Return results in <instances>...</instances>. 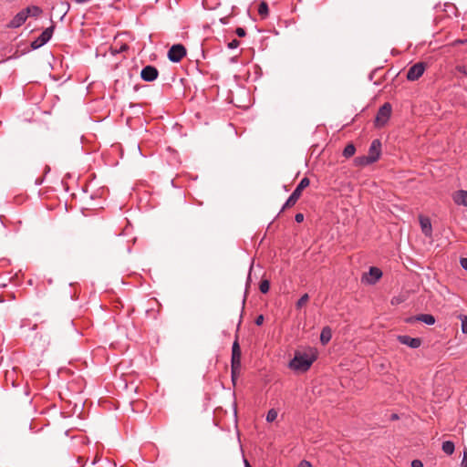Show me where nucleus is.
<instances>
[{
    "instance_id": "nucleus-1",
    "label": "nucleus",
    "mask_w": 467,
    "mask_h": 467,
    "mask_svg": "<svg viewBox=\"0 0 467 467\" xmlns=\"http://www.w3.org/2000/svg\"><path fill=\"white\" fill-rule=\"evenodd\" d=\"M315 360V356L298 353L290 360L288 367L297 372H306L310 368Z\"/></svg>"
},
{
    "instance_id": "nucleus-2",
    "label": "nucleus",
    "mask_w": 467,
    "mask_h": 467,
    "mask_svg": "<svg viewBox=\"0 0 467 467\" xmlns=\"http://www.w3.org/2000/svg\"><path fill=\"white\" fill-rule=\"evenodd\" d=\"M309 183H310L309 179L307 177H304L299 182V183L297 184V186L296 187L294 192L291 193V195L288 197V199L283 205L281 212L284 211L285 208L295 205L296 202H297V200L300 198L302 191L305 188H306L309 185Z\"/></svg>"
},
{
    "instance_id": "nucleus-3",
    "label": "nucleus",
    "mask_w": 467,
    "mask_h": 467,
    "mask_svg": "<svg viewBox=\"0 0 467 467\" xmlns=\"http://www.w3.org/2000/svg\"><path fill=\"white\" fill-rule=\"evenodd\" d=\"M392 111L391 104L389 102L384 103L378 110L375 118V125L377 127H383L390 118Z\"/></svg>"
},
{
    "instance_id": "nucleus-4",
    "label": "nucleus",
    "mask_w": 467,
    "mask_h": 467,
    "mask_svg": "<svg viewBox=\"0 0 467 467\" xmlns=\"http://www.w3.org/2000/svg\"><path fill=\"white\" fill-rule=\"evenodd\" d=\"M54 29V25L47 27L37 38L31 42V48L36 50L46 45L51 39Z\"/></svg>"
},
{
    "instance_id": "nucleus-5",
    "label": "nucleus",
    "mask_w": 467,
    "mask_h": 467,
    "mask_svg": "<svg viewBox=\"0 0 467 467\" xmlns=\"http://www.w3.org/2000/svg\"><path fill=\"white\" fill-rule=\"evenodd\" d=\"M168 58L173 63H178L186 56V48L182 44H175L168 51Z\"/></svg>"
},
{
    "instance_id": "nucleus-6",
    "label": "nucleus",
    "mask_w": 467,
    "mask_h": 467,
    "mask_svg": "<svg viewBox=\"0 0 467 467\" xmlns=\"http://www.w3.org/2000/svg\"><path fill=\"white\" fill-rule=\"evenodd\" d=\"M231 367L233 375L235 371H239L241 368V348L237 339L234 340L232 346Z\"/></svg>"
},
{
    "instance_id": "nucleus-7",
    "label": "nucleus",
    "mask_w": 467,
    "mask_h": 467,
    "mask_svg": "<svg viewBox=\"0 0 467 467\" xmlns=\"http://www.w3.org/2000/svg\"><path fill=\"white\" fill-rule=\"evenodd\" d=\"M425 71V65L422 62H418L411 66L407 72V79L415 81L420 78Z\"/></svg>"
},
{
    "instance_id": "nucleus-8",
    "label": "nucleus",
    "mask_w": 467,
    "mask_h": 467,
    "mask_svg": "<svg viewBox=\"0 0 467 467\" xmlns=\"http://www.w3.org/2000/svg\"><path fill=\"white\" fill-rule=\"evenodd\" d=\"M159 76L158 69L151 65L144 67L140 71V78L146 82H152L157 79Z\"/></svg>"
},
{
    "instance_id": "nucleus-9",
    "label": "nucleus",
    "mask_w": 467,
    "mask_h": 467,
    "mask_svg": "<svg viewBox=\"0 0 467 467\" xmlns=\"http://www.w3.org/2000/svg\"><path fill=\"white\" fill-rule=\"evenodd\" d=\"M398 341L400 344L406 345L414 349L420 348L421 344V340L420 337H411L407 335L398 336Z\"/></svg>"
},
{
    "instance_id": "nucleus-10",
    "label": "nucleus",
    "mask_w": 467,
    "mask_h": 467,
    "mask_svg": "<svg viewBox=\"0 0 467 467\" xmlns=\"http://www.w3.org/2000/svg\"><path fill=\"white\" fill-rule=\"evenodd\" d=\"M381 276L382 271L376 266H371L368 275L364 278L368 284L374 285L379 280Z\"/></svg>"
},
{
    "instance_id": "nucleus-11",
    "label": "nucleus",
    "mask_w": 467,
    "mask_h": 467,
    "mask_svg": "<svg viewBox=\"0 0 467 467\" xmlns=\"http://www.w3.org/2000/svg\"><path fill=\"white\" fill-rule=\"evenodd\" d=\"M381 153V142L379 139L372 140L368 156L375 158V162L379 159Z\"/></svg>"
},
{
    "instance_id": "nucleus-12",
    "label": "nucleus",
    "mask_w": 467,
    "mask_h": 467,
    "mask_svg": "<svg viewBox=\"0 0 467 467\" xmlns=\"http://www.w3.org/2000/svg\"><path fill=\"white\" fill-rule=\"evenodd\" d=\"M26 15L24 13L23 10H21L12 18V20H10V22L7 24V27L17 28L21 26L26 22Z\"/></svg>"
},
{
    "instance_id": "nucleus-13",
    "label": "nucleus",
    "mask_w": 467,
    "mask_h": 467,
    "mask_svg": "<svg viewBox=\"0 0 467 467\" xmlns=\"http://www.w3.org/2000/svg\"><path fill=\"white\" fill-rule=\"evenodd\" d=\"M420 224L423 234L428 237L431 236L432 234L431 220L428 217L420 216Z\"/></svg>"
},
{
    "instance_id": "nucleus-14",
    "label": "nucleus",
    "mask_w": 467,
    "mask_h": 467,
    "mask_svg": "<svg viewBox=\"0 0 467 467\" xmlns=\"http://www.w3.org/2000/svg\"><path fill=\"white\" fill-rule=\"evenodd\" d=\"M453 201L458 205L467 207V191L459 190L453 195Z\"/></svg>"
},
{
    "instance_id": "nucleus-15",
    "label": "nucleus",
    "mask_w": 467,
    "mask_h": 467,
    "mask_svg": "<svg viewBox=\"0 0 467 467\" xmlns=\"http://www.w3.org/2000/svg\"><path fill=\"white\" fill-rule=\"evenodd\" d=\"M332 337V330L329 327H324L320 333V342L322 345H327Z\"/></svg>"
},
{
    "instance_id": "nucleus-16",
    "label": "nucleus",
    "mask_w": 467,
    "mask_h": 467,
    "mask_svg": "<svg viewBox=\"0 0 467 467\" xmlns=\"http://www.w3.org/2000/svg\"><path fill=\"white\" fill-rule=\"evenodd\" d=\"M414 319L429 326L435 324V317L431 314H420L416 316Z\"/></svg>"
},
{
    "instance_id": "nucleus-17",
    "label": "nucleus",
    "mask_w": 467,
    "mask_h": 467,
    "mask_svg": "<svg viewBox=\"0 0 467 467\" xmlns=\"http://www.w3.org/2000/svg\"><path fill=\"white\" fill-rule=\"evenodd\" d=\"M354 162L358 166H366L375 162V158L369 156H359L355 158Z\"/></svg>"
},
{
    "instance_id": "nucleus-18",
    "label": "nucleus",
    "mask_w": 467,
    "mask_h": 467,
    "mask_svg": "<svg viewBox=\"0 0 467 467\" xmlns=\"http://www.w3.org/2000/svg\"><path fill=\"white\" fill-rule=\"evenodd\" d=\"M23 11L26 15L27 17L29 16L36 17L42 13L41 8L38 6H36V5L26 7V9H23Z\"/></svg>"
},
{
    "instance_id": "nucleus-19",
    "label": "nucleus",
    "mask_w": 467,
    "mask_h": 467,
    "mask_svg": "<svg viewBox=\"0 0 467 467\" xmlns=\"http://www.w3.org/2000/svg\"><path fill=\"white\" fill-rule=\"evenodd\" d=\"M441 449L445 454L451 455L454 452L455 450L454 442L451 441H443Z\"/></svg>"
},
{
    "instance_id": "nucleus-20",
    "label": "nucleus",
    "mask_w": 467,
    "mask_h": 467,
    "mask_svg": "<svg viewBox=\"0 0 467 467\" xmlns=\"http://www.w3.org/2000/svg\"><path fill=\"white\" fill-rule=\"evenodd\" d=\"M355 151H356V148H355L354 144L349 143L344 148L342 154L345 158H350L355 154Z\"/></svg>"
},
{
    "instance_id": "nucleus-21",
    "label": "nucleus",
    "mask_w": 467,
    "mask_h": 467,
    "mask_svg": "<svg viewBox=\"0 0 467 467\" xmlns=\"http://www.w3.org/2000/svg\"><path fill=\"white\" fill-rule=\"evenodd\" d=\"M268 13H269V7H268L267 3L265 1H262L258 6V14L261 16L265 17L268 15Z\"/></svg>"
},
{
    "instance_id": "nucleus-22",
    "label": "nucleus",
    "mask_w": 467,
    "mask_h": 467,
    "mask_svg": "<svg viewBox=\"0 0 467 467\" xmlns=\"http://www.w3.org/2000/svg\"><path fill=\"white\" fill-rule=\"evenodd\" d=\"M277 415H278L277 410L275 409H271L268 410L265 420L267 422H273L276 420Z\"/></svg>"
},
{
    "instance_id": "nucleus-23",
    "label": "nucleus",
    "mask_w": 467,
    "mask_h": 467,
    "mask_svg": "<svg viewBox=\"0 0 467 467\" xmlns=\"http://www.w3.org/2000/svg\"><path fill=\"white\" fill-rule=\"evenodd\" d=\"M261 293L266 294L270 289V282L267 279L262 280L259 285Z\"/></svg>"
},
{
    "instance_id": "nucleus-24",
    "label": "nucleus",
    "mask_w": 467,
    "mask_h": 467,
    "mask_svg": "<svg viewBox=\"0 0 467 467\" xmlns=\"http://www.w3.org/2000/svg\"><path fill=\"white\" fill-rule=\"evenodd\" d=\"M309 299V296L307 294H304L296 302V308H301Z\"/></svg>"
},
{
    "instance_id": "nucleus-25",
    "label": "nucleus",
    "mask_w": 467,
    "mask_h": 467,
    "mask_svg": "<svg viewBox=\"0 0 467 467\" xmlns=\"http://www.w3.org/2000/svg\"><path fill=\"white\" fill-rule=\"evenodd\" d=\"M14 373L15 371L12 370V371H6L5 372V380L6 381H11V384H12V387H16V383H15V380H14Z\"/></svg>"
},
{
    "instance_id": "nucleus-26",
    "label": "nucleus",
    "mask_w": 467,
    "mask_h": 467,
    "mask_svg": "<svg viewBox=\"0 0 467 467\" xmlns=\"http://www.w3.org/2000/svg\"><path fill=\"white\" fill-rule=\"evenodd\" d=\"M240 42L237 39H233L227 44V47L229 49H235L239 47Z\"/></svg>"
},
{
    "instance_id": "nucleus-27",
    "label": "nucleus",
    "mask_w": 467,
    "mask_h": 467,
    "mask_svg": "<svg viewBox=\"0 0 467 467\" xmlns=\"http://www.w3.org/2000/svg\"><path fill=\"white\" fill-rule=\"evenodd\" d=\"M252 267H253V265L250 266V272H249V275L247 276V281H246V287L249 285V283H250V280H251V270H252ZM246 293H247V288L245 289V293H244V299H243V306H244L245 304V300H246Z\"/></svg>"
},
{
    "instance_id": "nucleus-28",
    "label": "nucleus",
    "mask_w": 467,
    "mask_h": 467,
    "mask_svg": "<svg viewBox=\"0 0 467 467\" xmlns=\"http://www.w3.org/2000/svg\"><path fill=\"white\" fill-rule=\"evenodd\" d=\"M462 331L464 334H467V316L462 317Z\"/></svg>"
},
{
    "instance_id": "nucleus-29",
    "label": "nucleus",
    "mask_w": 467,
    "mask_h": 467,
    "mask_svg": "<svg viewBox=\"0 0 467 467\" xmlns=\"http://www.w3.org/2000/svg\"><path fill=\"white\" fill-rule=\"evenodd\" d=\"M235 34L239 36V37H244L246 35V31L244 27H237L235 29Z\"/></svg>"
},
{
    "instance_id": "nucleus-30",
    "label": "nucleus",
    "mask_w": 467,
    "mask_h": 467,
    "mask_svg": "<svg viewBox=\"0 0 467 467\" xmlns=\"http://www.w3.org/2000/svg\"><path fill=\"white\" fill-rule=\"evenodd\" d=\"M461 467H467V449L463 451L462 460L461 462Z\"/></svg>"
},
{
    "instance_id": "nucleus-31",
    "label": "nucleus",
    "mask_w": 467,
    "mask_h": 467,
    "mask_svg": "<svg viewBox=\"0 0 467 467\" xmlns=\"http://www.w3.org/2000/svg\"><path fill=\"white\" fill-rule=\"evenodd\" d=\"M411 467H423V463L420 460L415 459L410 463Z\"/></svg>"
},
{
    "instance_id": "nucleus-32",
    "label": "nucleus",
    "mask_w": 467,
    "mask_h": 467,
    "mask_svg": "<svg viewBox=\"0 0 467 467\" xmlns=\"http://www.w3.org/2000/svg\"><path fill=\"white\" fill-rule=\"evenodd\" d=\"M264 316L263 315H259L256 317L255 320H254V323L256 326H261L264 322Z\"/></svg>"
},
{
    "instance_id": "nucleus-33",
    "label": "nucleus",
    "mask_w": 467,
    "mask_h": 467,
    "mask_svg": "<svg viewBox=\"0 0 467 467\" xmlns=\"http://www.w3.org/2000/svg\"><path fill=\"white\" fill-rule=\"evenodd\" d=\"M457 68L460 73L467 76V66H459Z\"/></svg>"
},
{
    "instance_id": "nucleus-34",
    "label": "nucleus",
    "mask_w": 467,
    "mask_h": 467,
    "mask_svg": "<svg viewBox=\"0 0 467 467\" xmlns=\"http://www.w3.org/2000/svg\"><path fill=\"white\" fill-rule=\"evenodd\" d=\"M295 220L296 223H302L304 221V214L303 213H296L295 215Z\"/></svg>"
},
{
    "instance_id": "nucleus-35",
    "label": "nucleus",
    "mask_w": 467,
    "mask_h": 467,
    "mask_svg": "<svg viewBox=\"0 0 467 467\" xmlns=\"http://www.w3.org/2000/svg\"><path fill=\"white\" fill-rule=\"evenodd\" d=\"M461 266L467 271V258H461L460 260Z\"/></svg>"
},
{
    "instance_id": "nucleus-36",
    "label": "nucleus",
    "mask_w": 467,
    "mask_h": 467,
    "mask_svg": "<svg viewBox=\"0 0 467 467\" xmlns=\"http://www.w3.org/2000/svg\"><path fill=\"white\" fill-rule=\"evenodd\" d=\"M299 467H311V463L306 460H303L300 462Z\"/></svg>"
},
{
    "instance_id": "nucleus-37",
    "label": "nucleus",
    "mask_w": 467,
    "mask_h": 467,
    "mask_svg": "<svg viewBox=\"0 0 467 467\" xmlns=\"http://www.w3.org/2000/svg\"><path fill=\"white\" fill-rule=\"evenodd\" d=\"M65 5H67V10L64 12V14L62 15L61 16V20L65 17V16L67 15L68 9H69V4L68 3H65Z\"/></svg>"
},
{
    "instance_id": "nucleus-38",
    "label": "nucleus",
    "mask_w": 467,
    "mask_h": 467,
    "mask_svg": "<svg viewBox=\"0 0 467 467\" xmlns=\"http://www.w3.org/2000/svg\"><path fill=\"white\" fill-rule=\"evenodd\" d=\"M236 373H237V371H235L234 375H231L232 376V380H233L234 383L235 381ZM231 374H233V370L232 369H231Z\"/></svg>"
},
{
    "instance_id": "nucleus-39",
    "label": "nucleus",
    "mask_w": 467,
    "mask_h": 467,
    "mask_svg": "<svg viewBox=\"0 0 467 467\" xmlns=\"http://www.w3.org/2000/svg\"><path fill=\"white\" fill-rule=\"evenodd\" d=\"M391 419H393V420L398 419V415H397V414H393V415L391 416Z\"/></svg>"
},
{
    "instance_id": "nucleus-40",
    "label": "nucleus",
    "mask_w": 467,
    "mask_h": 467,
    "mask_svg": "<svg viewBox=\"0 0 467 467\" xmlns=\"http://www.w3.org/2000/svg\"><path fill=\"white\" fill-rule=\"evenodd\" d=\"M244 463H245V467H251V465L248 463V462L246 460L244 461Z\"/></svg>"
},
{
    "instance_id": "nucleus-41",
    "label": "nucleus",
    "mask_w": 467,
    "mask_h": 467,
    "mask_svg": "<svg viewBox=\"0 0 467 467\" xmlns=\"http://www.w3.org/2000/svg\"><path fill=\"white\" fill-rule=\"evenodd\" d=\"M373 78V74H369V79L371 80Z\"/></svg>"
},
{
    "instance_id": "nucleus-42",
    "label": "nucleus",
    "mask_w": 467,
    "mask_h": 467,
    "mask_svg": "<svg viewBox=\"0 0 467 467\" xmlns=\"http://www.w3.org/2000/svg\"><path fill=\"white\" fill-rule=\"evenodd\" d=\"M130 252H131V248H130V247H129V248H128V253H130Z\"/></svg>"
}]
</instances>
